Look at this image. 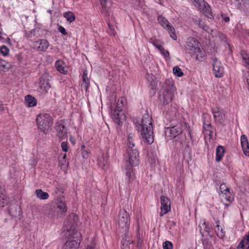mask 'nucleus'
<instances>
[{"instance_id":"nucleus-18","label":"nucleus","mask_w":249,"mask_h":249,"mask_svg":"<svg viewBox=\"0 0 249 249\" xmlns=\"http://www.w3.org/2000/svg\"><path fill=\"white\" fill-rule=\"evenodd\" d=\"M56 130L57 137H59L60 141L67 137V129L64 125L58 123L56 125Z\"/></svg>"},{"instance_id":"nucleus-6","label":"nucleus","mask_w":249,"mask_h":249,"mask_svg":"<svg viewBox=\"0 0 249 249\" xmlns=\"http://www.w3.org/2000/svg\"><path fill=\"white\" fill-rule=\"evenodd\" d=\"M123 107V98L119 99L114 108L111 107V117L118 125H122L125 120V116L122 111Z\"/></svg>"},{"instance_id":"nucleus-15","label":"nucleus","mask_w":249,"mask_h":249,"mask_svg":"<svg viewBox=\"0 0 249 249\" xmlns=\"http://www.w3.org/2000/svg\"><path fill=\"white\" fill-rule=\"evenodd\" d=\"M49 46V43L46 39H39L34 43V48L37 51L45 52Z\"/></svg>"},{"instance_id":"nucleus-10","label":"nucleus","mask_w":249,"mask_h":249,"mask_svg":"<svg viewBox=\"0 0 249 249\" xmlns=\"http://www.w3.org/2000/svg\"><path fill=\"white\" fill-rule=\"evenodd\" d=\"M158 21L160 26L168 31L170 37L175 40H177V36L176 34L175 29L171 25L167 19L162 16L160 15L158 17Z\"/></svg>"},{"instance_id":"nucleus-34","label":"nucleus","mask_w":249,"mask_h":249,"mask_svg":"<svg viewBox=\"0 0 249 249\" xmlns=\"http://www.w3.org/2000/svg\"><path fill=\"white\" fill-rule=\"evenodd\" d=\"M98 164L99 166L102 168L103 170H106L108 168L107 161L104 159L103 157H100L98 160Z\"/></svg>"},{"instance_id":"nucleus-16","label":"nucleus","mask_w":249,"mask_h":249,"mask_svg":"<svg viewBox=\"0 0 249 249\" xmlns=\"http://www.w3.org/2000/svg\"><path fill=\"white\" fill-rule=\"evenodd\" d=\"M220 197L222 202L226 206H229L233 200V196L230 191L222 192L220 194Z\"/></svg>"},{"instance_id":"nucleus-45","label":"nucleus","mask_w":249,"mask_h":249,"mask_svg":"<svg viewBox=\"0 0 249 249\" xmlns=\"http://www.w3.org/2000/svg\"><path fill=\"white\" fill-rule=\"evenodd\" d=\"M219 189L220 190L221 193L230 190V189L226 186V184L225 183H222L220 185Z\"/></svg>"},{"instance_id":"nucleus-21","label":"nucleus","mask_w":249,"mask_h":249,"mask_svg":"<svg viewBox=\"0 0 249 249\" xmlns=\"http://www.w3.org/2000/svg\"><path fill=\"white\" fill-rule=\"evenodd\" d=\"M241 144L244 154L249 156V143L245 135H242L241 137Z\"/></svg>"},{"instance_id":"nucleus-61","label":"nucleus","mask_w":249,"mask_h":249,"mask_svg":"<svg viewBox=\"0 0 249 249\" xmlns=\"http://www.w3.org/2000/svg\"><path fill=\"white\" fill-rule=\"evenodd\" d=\"M2 105H3L2 103L0 102V110H3V107Z\"/></svg>"},{"instance_id":"nucleus-50","label":"nucleus","mask_w":249,"mask_h":249,"mask_svg":"<svg viewBox=\"0 0 249 249\" xmlns=\"http://www.w3.org/2000/svg\"><path fill=\"white\" fill-rule=\"evenodd\" d=\"M89 152L87 150L81 151V155L84 159H87L89 157Z\"/></svg>"},{"instance_id":"nucleus-57","label":"nucleus","mask_w":249,"mask_h":249,"mask_svg":"<svg viewBox=\"0 0 249 249\" xmlns=\"http://www.w3.org/2000/svg\"><path fill=\"white\" fill-rule=\"evenodd\" d=\"M16 58H17V59L18 60V61L19 62H20L21 61V60H22V58L20 56V55L19 54H17L16 55Z\"/></svg>"},{"instance_id":"nucleus-54","label":"nucleus","mask_w":249,"mask_h":249,"mask_svg":"<svg viewBox=\"0 0 249 249\" xmlns=\"http://www.w3.org/2000/svg\"><path fill=\"white\" fill-rule=\"evenodd\" d=\"M59 164L61 166H64V165H67V164H68V162L67 161V162H64V161L62 160V159L60 160H59Z\"/></svg>"},{"instance_id":"nucleus-33","label":"nucleus","mask_w":249,"mask_h":249,"mask_svg":"<svg viewBox=\"0 0 249 249\" xmlns=\"http://www.w3.org/2000/svg\"><path fill=\"white\" fill-rule=\"evenodd\" d=\"M35 194L36 197L40 199L45 200L49 197V194L43 192L41 189H37L35 191Z\"/></svg>"},{"instance_id":"nucleus-26","label":"nucleus","mask_w":249,"mask_h":249,"mask_svg":"<svg viewBox=\"0 0 249 249\" xmlns=\"http://www.w3.org/2000/svg\"><path fill=\"white\" fill-rule=\"evenodd\" d=\"M8 203V198L5 191L0 185V206L4 207Z\"/></svg>"},{"instance_id":"nucleus-60","label":"nucleus","mask_w":249,"mask_h":249,"mask_svg":"<svg viewBox=\"0 0 249 249\" xmlns=\"http://www.w3.org/2000/svg\"><path fill=\"white\" fill-rule=\"evenodd\" d=\"M85 148H86V147L84 145H81V148H80L81 151H82L86 150Z\"/></svg>"},{"instance_id":"nucleus-55","label":"nucleus","mask_w":249,"mask_h":249,"mask_svg":"<svg viewBox=\"0 0 249 249\" xmlns=\"http://www.w3.org/2000/svg\"><path fill=\"white\" fill-rule=\"evenodd\" d=\"M205 25H206V24L203 22H202V20H199V23H198V26L200 28L202 29L203 27Z\"/></svg>"},{"instance_id":"nucleus-64","label":"nucleus","mask_w":249,"mask_h":249,"mask_svg":"<svg viewBox=\"0 0 249 249\" xmlns=\"http://www.w3.org/2000/svg\"><path fill=\"white\" fill-rule=\"evenodd\" d=\"M1 32L0 31V38H1Z\"/></svg>"},{"instance_id":"nucleus-49","label":"nucleus","mask_w":249,"mask_h":249,"mask_svg":"<svg viewBox=\"0 0 249 249\" xmlns=\"http://www.w3.org/2000/svg\"><path fill=\"white\" fill-rule=\"evenodd\" d=\"M58 31L61 33L63 35H66L67 33L65 29L62 26H59L58 28Z\"/></svg>"},{"instance_id":"nucleus-43","label":"nucleus","mask_w":249,"mask_h":249,"mask_svg":"<svg viewBox=\"0 0 249 249\" xmlns=\"http://www.w3.org/2000/svg\"><path fill=\"white\" fill-rule=\"evenodd\" d=\"M161 53V54L165 58H170V54L169 53L168 51L165 50L162 47L159 50Z\"/></svg>"},{"instance_id":"nucleus-40","label":"nucleus","mask_w":249,"mask_h":249,"mask_svg":"<svg viewBox=\"0 0 249 249\" xmlns=\"http://www.w3.org/2000/svg\"><path fill=\"white\" fill-rule=\"evenodd\" d=\"M149 42L152 43L159 50H160L162 46L160 45V41L156 39L151 38L149 40Z\"/></svg>"},{"instance_id":"nucleus-56","label":"nucleus","mask_w":249,"mask_h":249,"mask_svg":"<svg viewBox=\"0 0 249 249\" xmlns=\"http://www.w3.org/2000/svg\"><path fill=\"white\" fill-rule=\"evenodd\" d=\"M142 241L139 238L138 240V246L139 248H141L142 247Z\"/></svg>"},{"instance_id":"nucleus-22","label":"nucleus","mask_w":249,"mask_h":249,"mask_svg":"<svg viewBox=\"0 0 249 249\" xmlns=\"http://www.w3.org/2000/svg\"><path fill=\"white\" fill-rule=\"evenodd\" d=\"M79 218L77 215L74 213H71L69 215L67 218V223L65 224L67 229H71L72 227H74V224L76 223Z\"/></svg>"},{"instance_id":"nucleus-36","label":"nucleus","mask_w":249,"mask_h":249,"mask_svg":"<svg viewBox=\"0 0 249 249\" xmlns=\"http://www.w3.org/2000/svg\"><path fill=\"white\" fill-rule=\"evenodd\" d=\"M64 17L70 23L72 22L75 19V17L72 12H66L64 13Z\"/></svg>"},{"instance_id":"nucleus-31","label":"nucleus","mask_w":249,"mask_h":249,"mask_svg":"<svg viewBox=\"0 0 249 249\" xmlns=\"http://www.w3.org/2000/svg\"><path fill=\"white\" fill-rule=\"evenodd\" d=\"M225 152L224 148L223 146L219 145L217 147L216 150V158L215 160L217 162H219L221 160L224 153Z\"/></svg>"},{"instance_id":"nucleus-32","label":"nucleus","mask_w":249,"mask_h":249,"mask_svg":"<svg viewBox=\"0 0 249 249\" xmlns=\"http://www.w3.org/2000/svg\"><path fill=\"white\" fill-rule=\"evenodd\" d=\"M25 99L27 106L29 107H33L36 105V99L31 95L26 96Z\"/></svg>"},{"instance_id":"nucleus-5","label":"nucleus","mask_w":249,"mask_h":249,"mask_svg":"<svg viewBox=\"0 0 249 249\" xmlns=\"http://www.w3.org/2000/svg\"><path fill=\"white\" fill-rule=\"evenodd\" d=\"M174 94V87L172 82L166 80L162 84L159 92V99L163 104H167L173 99Z\"/></svg>"},{"instance_id":"nucleus-48","label":"nucleus","mask_w":249,"mask_h":249,"mask_svg":"<svg viewBox=\"0 0 249 249\" xmlns=\"http://www.w3.org/2000/svg\"><path fill=\"white\" fill-rule=\"evenodd\" d=\"M61 146L62 148V149L64 152L68 151V142H63L61 143Z\"/></svg>"},{"instance_id":"nucleus-44","label":"nucleus","mask_w":249,"mask_h":249,"mask_svg":"<svg viewBox=\"0 0 249 249\" xmlns=\"http://www.w3.org/2000/svg\"><path fill=\"white\" fill-rule=\"evenodd\" d=\"M163 249H173L172 243L168 241H166L163 243Z\"/></svg>"},{"instance_id":"nucleus-13","label":"nucleus","mask_w":249,"mask_h":249,"mask_svg":"<svg viewBox=\"0 0 249 249\" xmlns=\"http://www.w3.org/2000/svg\"><path fill=\"white\" fill-rule=\"evenodd\" d=\"M160 203L161 212L160 215L161 217L170 210V201L167 197L162 196H160Z\"/></svg>"},{"instance_id":"nucleus-8","label":"nucleus","mask_w":249,"mask_h":249,"mask_svg":"<svg viewBox=\"0 0 249 249\" xmlns=\"http://www.w3.org/2000/svg\"><path fill=\"white\" fill-rule=\"evenodd\" d=\"M195 6L206 17L212 18L213 16L209 5L204 0H192Z\"/></svg>"},{"instance_id":"nucleus-63","label":"nucleus","mask_w":249,"mask_h":249,"mask_svg":"<svg viewBox=\"0 0 249 249\" xmlns=\"http://www.w3.org/2000/svg\"><path fill=\"white\" fill-rule=\"evenodd\" d=\"M202 229L201 228V229H200V232L201 233L202 235V236H204V235H205V233L204 232H203L202 231Z\"/></svg>"},{"instance_id":"nucleus-51","label":"nucleus","mask_w":249,"mask_h":249,"mask_svg":"<svg viewBox=\"0 0 249 249\" xmlns=\"http://www.w3.org/2000/svg\"><path fill=\"white\" fill-rule=\"evenodd\" d=\"M204 226H205V227H204V232H206L205 233H206L207 235H209V233H210V231H211V227H209V226H206V225H205V223H204Z\"/></svg>"},{"instance_id":"nucleus-27","label":"nucleus","mask_w":249,"mask_h":249,"mask_svg":"<svg viewBox=\"0 0 249 249\" xmlns=\"http://www.w3.org/2000/svg\"><path fill=\"white\" fill-rule=\"evenodd\" d=\"M238 249H249V231L239 244Z\"/></svg>"},{"instance_id":"nucleus-11","label":"nucleus","mask_w":249,"mask_h":249,"mask_svg":"<svg viewBox=\"0 0 249 249\" xmlns=\"http://www.w3.org/2000/svg\"><path fill=\"white\" fill-rule=\"evenodd\" d=\"M53 203L54 204V207L57 209V216H61L67 212L68 208L64 196L55 198Z\"/></svg>"},{"instance_id":"nucleus-30","label":"nucleus","mask_w":249,"mask_h":249,"mask_svg":"<svg viewBox=\"0 0 249 249\" xmlns=\"http://www.w3.org/2000/svg\"><path fill=\"white\" fill-rule=\"evenodd\" d=\"M132 167L131 166L130 167L128 166L126 169L125 175L128 183L133 181L135 178L134 172Z\"/></svg>"},{"instance_id":"nucleus-17","label":"nucleus","mask_w":249,"mask_h":249,"mask_svg":"<svg viewBox=\"0 0 249 249\" xmlns=\"http://www.w3.org/2000/svg\"><path fill=\"white\" fill-rule=\"evenodd\" d=\"M205 117H203V133L205 137L209 136L210 138H212L213 134L214 132V128L213 127L211 124L208 121L205 120Z\"/></svg>"},{"instance_id":"nucleus-62","label":"nucleus","mask_w":249,"mask_h":249,"mask_svg":"<svg viewBox=\"0 0 249 249\" xmlns=\"http://www.w3.org/2000/svg\"><path fill=\"white\" fill-rule=\"evenodd\" d=\"M86 249H94V248L91 246H88Z\"/></svg>"},{"instance_id":"nucleus-23","label":"nucleus","mask_w":249,"mask_h":249,"mask_svg":"<svg viewBox=\"0 0 249 249\" xmlns=\"http://www.w3.org/2000/svg\"><path fill=\"white\" fill-rule=\"evenodd\" d=\"M55 66L56 70L61 73L67 74L68 73V68L65 62L61 60H57L55 62Z\"/></svg>"},{"instance_id":"nucleus-2","label":"nucleus","mask_w":249,"mask_h":249,"mask_svg":"<svg viewBox=\"0 0 249 249\" xmlns=\"http://www.w3.org/2000/svg\"><path fill=\"white\" fill-rule=\"evenodd\" d=\"M152 117L148 113L143 114L141 123L136 125L138 131L142 138L150 144L154 142Z\"/></svg>"},{"instance_id":"nucleus-25","label":"nucleus","mask_w":249,"mask_h":249,"mask_svg":"<svg viewBox=\"0 0 249 249\" xmlns=\"http://www.w3.org/2000/svg\"><path fill=\"white\" fill-rule=\"evenodd\" d=\"M49 75L47 73L43 74L39 78V84L41 89H47L50 87L49 85Z\"/></svg>"},{"instance_id":"nucleus-58","label":"nucleus","mask_w":249,"mask_h":249,"mask_svg":"<svg viewBox=\"0 0 249 249\" xmlns=\"http://www.w3.org/2000/svg\"><path fill=\"white\" fill-rule=\"evenodd\" d=\"M223 19L224 20V21L226 22H227L229 21V20H230V18H229V17H223Z\"/></svg>"},{"instance_id":"nucleus-29","label":"nucleus","mask_w":249,"mask_h":249,"mask_svg":"<svg viewBox=\"0 0 249 249\" xmlns=\"http://www.w3.org/2000/svg\"><path fill=\"white\" fill-rule=\"evenodd\" d=\"M240 55L242 58L243 65L249 70V54L246 51L242 50L240 52Z\"/></svg>"},{"instance_id":"nucleus-9","label":"nucleus","mask_w":249,"mask_h":249,"mask_svg":"<svg viewBox=\"0 0 249 249\" xmlns=\"http://www.w3.org/2000/svg\"><path fill=\"white\" fill-rule=\"evenodd\" d=\"M118 225L119 228L124 229L125 231H126L129 227L130 216L124 209H121L119 211Z\"/></svg>"},{"instance_id":"nucleus-20","label":"nucleus","mask_w":249,"mask_h":249,"mask_svg":"<svg viewBox=\"0 0 249 249\" xmlns=\"http://www.w3.org/2000/svg\"><path fill=\"white\" fill-rule=\"evenodd\" d=\"M100 4L102 7L101 13L106 16H109L110 13V8L111 5L110 0H100Z\"/></svg>"},{"instance_id":"nucleus-59","label":"nucleus","mask_w":249,"mask_h":249,"mask_svg":"<svg viewBox=\"0 0 249 249\" xmlns=\"http://www.w3.org/2000/svg\"><path fill=\"white\" fill-rule=\"evenodd\" d=\"M66 154H65L63 155V157H62V160H64V162H67V160H66Z\"/></svg>"},{"instance_id":"nucleus-12","label":"nucleus","mask_w":249,"mask_h":249,"mask_svg":"<svg viewBox=\"0 0 249 249\" xmlns=\"http://www.w3.org/2000/svg\"><path fill=\"white\" fill-rule=\"evenodd\" d=\"M213 71L215 77H221L224 74V68L216 58L213 59Z\"/></svg>"},{"instance_id":"nucleus-47","label":"nucleus","mask_w":249,"mask_h":249,"mask_svg":"<svg viewBox=\"0 0 249 249\" xmlns=\"http://www.w3.org/2000/svg\"><path fill=\"white\" fill-rule=\"evenodd\" d=\"M107 25L109 28L110 31L108 33L111 35H115V29L113 25H112L109 22H107Z\"/></svg>"},{"instance_id":"nucleus-52","label":"nucleus","mask_w":249,"mask_h":249,"mask_svg":"<svg viewBox=\"0 0 249 249\" xmlns=\"http://www.w3.org/2000/svg\"><path fill=\"white\" fill-rule=\"evenodd\" d=\"M202 29L204 31L208 33L213 32L212 30L207 25H205V26L203 27Z\"/></svg>"},{"instance_id":"nucleus-7","label":"nucleus","mask_w":249,"mask_h":249,"mask_svg":"<svg viewBox=\"0 0 249 249\" xmlns=\"http://www.w3.org/2000/svg\"><path fill=\"white\" fill-rule=\"evenodd\" d=\"M36 121L38 128L44 133L49 129L53 123L52 117L46 113L38 115Z\"/></svg>"},{"instance_id":"nucleus-37","label":"nucleus","mask_w":249,"mask_h":249,"mask_svg":"<svg viewBox=\"0 0 249 249\" xmlns=\"http://www.w3.org/2000/svg\"><path fill=\"white\" fill-rule=\"evenodd\" d=\"M11 67V65L10 63L5 61L3 59L0 60V68L2 69V71L8 70Z\"/></svg>"},{"instance_id":"nucleus-24","label":"nucleus","mask_w":249,"mask_h":249,"mask_svg":"<svg viewBox=\"0 0 249 249\" xmlns=\"http://www.w3.org/2000/svg\"><path fill=\"white\" fill-rule=\"evenodd\" d=\"M80 241L68 240L65 242L62 249H77L79 247Z\"/></svg>"},{"instance_id":"nucleus-4","label":"nucleus","mask_w":249,"mask_h":249,"mask_svg":"<svg viewBox=\"0 0 249 249\" xmlns=\"http://www.w3.org/2000/svg\"><path fill=\"white\" fill-rule=\"evenodd\" d=\"M127 144V161L131 166H137L139 164V154L134 143L133 134L128 135Z\"/></svg>"},{"instance_id":"nucleus-14","label":"nucleus","mask_w":249,"mask_h":249,"mask_svg":"<svg viewBox=\"0 0 249 249\" xmlns=\"http://www.w3.org/2000/svg\"><path fill=\"white\" fill-rule=\"evenodd\" d=\"M212 113L216 123L222 124L224 122L225 113L222 109L218 107H215L212 108Z\"/></svg>"},{"instance_id":"nucleus-41","label":"nucleus","mask_w":249,"mask_h":249,"mask_svg":"<svg viewBox=\"0 0 249 249\" xmlns=\"http://www.w3.org/2000/svg\"><path fill=\"white\" fill-rule=\"evenodd\" d=\"M241 7L243 5L246 9L249 8V0H235Z\"/></svg>"},{"instance_id":"nucleus-38","label":"nucleus","mask_w":249,"mask_h":249,"mask_svg":"<svg viewBox=\"0 0 249 249\" xmlns=\"http://www.w3.org/2000/svg\"><path fill=\"white\" fill-rule=\"evenodd\" d=\"M216 228L215 229L216 234L220 238H223L225 236V232L222 228H220L219 225L217 224Z\"/></svg>"},{"instance_id":"nucleus-42","label":"nucleus","mask_w":249,"mask_h":249,"mask_svg":"<svg viewBox=\"0 0 249 249\" xmlns=\"http://www.w3.org/2000/svg\"><path fill=\"white\" fill-rule=\"evenodd\" d=\"M0 52L3 56H6L9 53V49L6 46L3 45L0 48Z\"/></svg>"},{"instance_id":"nucleus-28","label":"nucleus","mask_w":249,"mask_h":249,"mask_svg":"<svg viewBox=\"0 0 249 249\" xmlns=\"http://www.w3.org/2000/svg\"><path fill=\"white\" fill-rule=\"evenodd\" d=\"M89 80L88 77L87 71H83L82 75V82L81 83V87L84 88L86 91L87 92L89 87Z\"/></svg>"},{"instance_id":"nucleus-46","label":"nucleus","mask_w":249,"mask_h":249,"mask_svg":"<svg viewBox=\"0 0 249 249\" xmlns=\"http://www.w3.org/2000/svg\"><path fill=\"white\" fill-rule=\"evenodd\" d=\"M64 192V187L60 185H58L55 187V193L57 194L58 193H63Z\"/></svg>"},{"instance_id":"nucleus-1","label":"nucleus","mask_w":249,"mask_h":249,"mask_svg":"<svg viewBox=\"0 0 249 249\" xmlns=\"http://www.w3.org/2000/svg\"><path fill=\"white\" fill-rule=\"evenodd\" d=\"M185 132L190 136V140L192 137L190 132V128L189 125L185 122H180L177 125L172 127L166 128V133H169L168 135L171 139H176V141L182 145H184V152L190 153L191 149L189 146V142L187 141Z\"/></svg>"},{"instance_id":"nucleus-19","label":"nucleus","mask_w":249,"mask_h":249,"mask_svg":"<svg viewBox=\"0 0 249 249\" xmlns=\"http://www.w3.org/2000/svg\"><path fill=\"white\" fill-rule=\"evenodd\" d=\"M132 243L133 241L130 239L129 233H126L121 241V249H131L133 247Z\"/></svg>"},{"instance_id":"nucleus-39","label":"nucleus","mask_w":249,"mask_h":249,"mask_svg":"<svg viewBox=\"0 0 249 249\" xmlns=\"http://www.w3.org/2000/svg\"><path fill=\"white\" fill-rule=\"evenodd\" d=\"M173 71L174 74L178 77H181L183 75L182 70L178 66L174 67Z\"/></svg>"},{"instance_id":"nucleus-3","label":"nucleus","mask_w":249,"mask_h":249,"mask_svg":"<svg viewBox=\"0 0 249 249\" xmlns=\"http://www.w3.org/2000/svg\"><path fill=\"white\" fill-rule=\"evenodd\" d=\"M200 44L196 39L191 38L188 40L185 46V50L191 56L195 57L196 60L203 61L205 59L206 55L205 52L200 48Z\"/></svg>"},{"instance_id":"nucleus-53","label":"nucleus","mask_w":249,"mask_h":249,"mask_svg":"<svg viewBox=\"0 0 249 249\" xmlns=\"http://www.w3.org/2000/svg\"><path fill=\"white\" fill-rule=\"evenodd\" d=\"M136 220L137 222V231H138L140 229V222H139V215H137L136 216Z\"/></svg>"},{"instance_id":"nucleus-35","label":"nucleus","mask_w":249,"mask_h":249,"mask_svg":"<svg viewBox=\"0 0 249 249\" xmlns=\"http://www.w3.org/2000/svg\"><path fill=\"white\" fill-rule=\"evenodd\" d=\"M18 210L17 206L12 205L9 208V213L12 216L17 217L20 215V211Z\"/></svg>"}]
</instances>
